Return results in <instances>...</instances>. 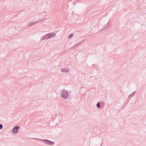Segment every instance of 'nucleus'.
I'll use <instances>...</instances> for the list:
<instances>
[{"label": "nucleus", "mask_w": 146, "mask_h": 146, "mask_svg": "<svg viewBox=\"0 0 146 146\" xmlns=\"http://www.w3.org/2000/svg\"><path fill=\"white\" fill-rule=\"evenodd\" d=\"M61 72H68V70L67 69L62 68L61 70Z\"/></svg>", "instance_id": "1a4fd4ad"}, {"label": "nucleus", "mask_w": 146, "mask_h": 146, "mask_svg": "<svg viewBox=\"0 0 146 146\" xmlns=\"http://www.w3.org/2000/svg\"><path fill=\"white\" fill-rule=\"evenodd\" d=\"M96 106L98 108H99L100 107V103L99 102H98L96 104Z\"/></svg>", "instance_id": "9d476101"}, {"label": "nucleus", "mask_w": 146, "mask_h": 146, "mask_svg": "<svg viewBox=\"0 0 146 146\" xmlns=\"http://www.w3.org/2000/svg\"><path fill=\"white\" fill-rule=\"evenodd\" d=\"M3 125L1 124H0V129H2L3 128Z\"/></svg>", "instance_id": "ddd939ff"}, {"label": "nucleus", "mask_w": 146, "mask_h": 146, "mask_svg": "<svg viewBox=\"0 0 146 146\" xmlns=\"http://www.w3.org/2000/svg\"><path fill=\"white\" fill-rule=\"evenodd\" d=\"M81 42H79L78 43L76 44L75 45V47H78L79 45H80L81 44Z\"/></svg>", "instance_id": "9b49d317"}, {"label": "nucleus", "mask_w": 146, "mask_h": 146, "mask_svg": "<svg viewBox=\"0 0 146 146\" xmlns=\"http://www.w3.org/2000/svg\"><path fill=\"white\" fill-rule=\"evenodd\" d=\"M68 96V93L66 90L62 92L61 94V97L63 99H66Z\"/></svg>", "instance_id": "f03ea898"}, {"label": "nucleus", "mask_w": 146, "mask_h": 146, "mask_svg": "<svg viewBox=\"0 0 146 146\" xmlns=\"http://www.w3.org/2000/svg\"><path fill=\"white\" fill-rule=\"evenodd\" d=\"M47 34L48 39L51 38H54L55 36V34L54 33H50Z\"/></svg>", "instance_id": "20e7f679"}, {"label": "nucleus", "mask_w": 146, "mask_h": 146, "mask_svg": "<svg viewBox=\"0 0 146 146\" xmlns=\"http://www.w3.org/2000/svg\"><path fill=\"white\" fill-rule=\"evenodd\" d=\"M94 65V64H92V66H93V65Z\"/></svg>", "instance_id": "4468645a"}, {"label": "nucleus", "mask_w": 146, "mask_h": 146, "mask_svg": "<svg viewBox=\"0 0 146 146\" xmlns=\"http://www.w3.org/2000/svg\"><path fill=\"white\" fill-rule=\"evenodd\" d=\"M110 21H108V23L105 25L101 29V31H103L104 30L106 29V28L108 27L107 25L109 23V22Z\"/></svg>", "instance_id": "423d86ee"}, {"label": "nucleus", "mask_w": 146, "mask_h": 146, "mask_svg": "<svg viewBox=\"0 0 146 146\" xmlns=\"http://www.w3.org/2000/svg\"><path fill=\"white\" fill-rule=\"evenodd\" d=\"M38 139L41 141H43L45 144L49 145H53L54 143V142L53 141L47 139Z\"/></svg>", "instance_id": "f257e3e1"}, {"label": "nucleus", "mask_w": 146, "mask_h": 146, "mask_svg": "<svg viewBox=\"0 0 146 146\" xmlns=\"http://www.w3.org/2000/svg\"><path fill=\"white\" fill-rule=\"evenodd\" d=\"M39 22V21H37L36 22H34V23H32V22H31L29 24V25H28V26H32V25H33L34 24H36V23H38Z\"/></svg>", "instance_id": "0eeeda50"}, {"label": "nucleus", "mask_w": 146, "mask_h": 146, "mask_svg": "<svg viewBox=\"0 0 146 146\" xmlns=\"http://www.w3.org/2000/svg\"><path fill=\"white\" fill-rule=\"evenodd\" d=\"M47 35L48 34H47L42 37L40 39V40H43L45 39H48Z\"/></svg>", "instance_id": "39448f33"}, {"label": "nucleus", "mask_w": 146, "mask_h": 146, "mask_svg": "<svg viewBox=\"0 0 146 146\" xmlns=\"http://www.w3.org/2000/svg\"><path fill=\"white\" fill-rule=\"evenodd\" d=\"M35 139H37V138H35Z\"/></svg>", "instance_id": "2eb2a0df"}, {"label": "nucleus", "mask_w": 146, "mask_h": 146, "mask_svg": "<svg viewBox=\"0 0 146 146\" xmlns=\"http://www.w3.org/2000/svg\"><path fill=\"white\" fill-rule=\"evenodd\" d=\"M136 91L134 92L133 93H132L131 94L129 95L128 96V98H129L130 97V98L131 99V97H133Z\"/></svg>", "instance_id": "6e6552de"}, {"label": "nucleus", "mask_w": 146, "mask_h": 146, "mask_svg": "<svg viewBox=\"0 0 146 146\" xmlns=\"http://www.w3.org/2000/svg\"><path fill=\"white\" fill-rule=\"evenodd\" d=\"M74 34L73 33H71L70 35H69V36L68 37V38L69 39L71 38L72 37V36H73Z\"/></svg>", "instance_id": "f8f14e48"}, {"label": "nucleus", "mask_w": 146, "mask_h": 146, "mask_svg": "<svg viewBox=\"0 0 146 146\" xmlns=\"http://www.w3.org/2000/svg\"><path fill=\"white\" fill-rule=\"evenodd\" d=\"M19 128V127L18 126H15L12 129V132L14 134L17 133L18 131V129Z\"/></svg>", "instance_id": "7ed1b4c3"}]
</instances>
